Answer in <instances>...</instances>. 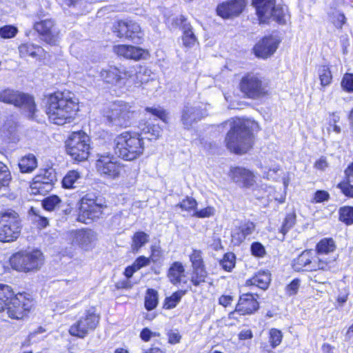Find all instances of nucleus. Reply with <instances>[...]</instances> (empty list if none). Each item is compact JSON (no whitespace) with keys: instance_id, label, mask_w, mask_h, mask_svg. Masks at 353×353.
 Masks as SVG:
<instances>
[{"instance_id":"1","label":"nucleus","mask_w":353,"mask_h":353,"mask_svg":"<svg viewBox=\"0 0 353 353\" xmlns=\"http://www.w3.org/2000/svg\"><path fill=\"white\" fill-rule=\"evenodd\" d=\"M156 121L143 120L139 124L140 132H124L118 135L114 140L115 154L126 161L140 157L144 150L143 139L156 140L160 137L161 128Z\"/></svg>"},{"instance_id":"2","label":"nucleus","mask_w":353,"mask_h":353,"mask_svg":"<svg viewBox=\"0 0 353 353\" xmlns=\"http://www.w3.org/2000/svg\"><path fill=\"white\" fill-rule=\"evenodd\" d=\"M78 103L74 94L70 92H56L47 99L46 114L57 125L70 123L77 110Z\"/></svg>"},{"instance_id":"3","label":"nucleus","mask_w":353,"mask_h":353,"mask_svg":"<svg viewBox=\"0 0 353 353\" xmlns=\"http://www.w3.org/2000/svg\"><path fill=\"white\" fill-rule=\"evenodd\" d=\"M230 130L225 137L227 148L236 154L245 153L252 145L251 123L241 119L229 121Z\"/></svg>"},{"instance_id":"4","label":"nucleus","mask_w":353,"mask_h":353,"mask_svg":"<svg viewBox=\"0 0 353 353\" xmlns=\"http://www.w3.org/2000/svg\"><path fill=\"white\" fill-rule=\"evenodd\" d=\"M30 305L22 294H14L10 286L0 284V312H6L12 319H20Z\"/></svg>"},{"instance_id":"5","label":"nucleus","mask_w":353,"mask_h":353,"mask_svg":"<svg viewBox=\"0 0 353 353\" xmlns=\"http://www.w3.org/2000/svg\"><path fill=\"white\" fill-rule=\"evenodd\" d=\"M132 106L123 101H116L108 105L103 114L109 125L126 128L129 126L134 117Z\"/></svg>"},{"instance_id":"6","label":"nucleus","mask_w":353,"mask_h":353,"mask_svg":"<svg viewBox=\"0 0 353 353\" xmlns=\"http://www.w3.org/2000/svg\"><path fill=\"white\" fill-rule=\"evenodd\" d=\"M43 263V254L38 250L20 251L14 254L10 259L11 267L19 272L38 270Z\"/></svg>"},{"instance_id":"7","label":"nucleus","mask_w":353,"mask_h":353,"mask_svg":"<svg viewBox=\"0 0 353 353\" xmlns=\"http://www.w3.org/2000/svg\"><path fill=\"white\" fill-rule=\"evenodd\" d=\"M150 72V70L146 68L137 72L132 68H118L110 65L101 71V77L105 82L114 84L119 83L122 79L131 78L135 74L137 79L143 83L148 81Z\"/></svg>"},{"instance_id":"8","label":"nucleus","mask_w":353,"mask_h":353,"mask_svg":"<svg viewBox=\"0 0 353 353\" xmlns=\"http://www.w3.org/2000/svg\"><path fill=\"white\" fill-rule=\"evenodd\" d=\"M90 150V139L84 132H72L66 141L67 153L76 161L87 160Z\"/></svg>"},{"instance_id":"9","label":"nucleus","mask_w":353,"mask_h":353,"mask_svg":"<svg viewBox=\"0 0 353 353\" xmlns=\"http://www.w3.org/2000/svg\"><path fill=\"white\" fill-rule=\"evenodd\" d=\"M21 223L19 215L14 210L0 213V241L12 242L20 235Z\"/></svg>"},{"instance_id":"10","label":"nucleus","mask_w":353,"mask_h":353,"mask_svg":"<svg viewBox=\"0 0 353 353\" xmlns=\"http://www.w3.org/2000/svg\"><path fill=\"white\" fill-rule=\"evenodd\" d=\"M0 101L14 105L24 111L28 118H34L36 104L34 98L28 94L6 89L0 92Z\"/></svg>"},{"instance_id":"11","label":"nucleus","mask_w":353,"mask_h":353,"mask_svg":"<svg viewBox=\"0 0 353 353\" xmlns=\"http://www.w3.org/2000/svg\"><path fill=\"white\" fill-rule=\"evenodd\" d=\"M240 90L248 98L259 99L268 92V83L259 74L248 73L241 80Z\"/></svg>"},{"instance_id":"12","label":"nucleus","mask_w":353,"mask_h":353,"mask_svg":"<svg viewBox=\"0 0 353 353\" xmlns=\"http://www.w3.org/2000/svg\"><path fill=\"white\" fill-rule=\"evenodd\" d=\"M105 207L101 199L94 194H86L81 199L77 220L88 224L90 221L99 218Z\"/></svg>"},{"instance_id":"13","label":"nucleus","mask_w":353,"mask_h":353,"mask_svg":"<svg viewBox=\"0 0 353 353\" xmlns=\"http://www.w3.org/2000/svg\"><path fill=\"white\" fill-rule=\"evenodd\" d=\"M99 316L92 310L86 311L69 329L70 335L81 339L94 331L99 323Z\"/></svg>"},{"instance_id":"14","label":"nucleus","mask_w":353,"mask_h":353,"mask_svg":"<svg viewBox=\"0 0 353 353\" xmlns=\"http://www.w3.org/2000/svg\"><path fill=\"white\" fill-rule=\"evenodd\" d=\"M332 263H325L323 259H318L315 252L310 250L303 251L294 259L292 266L294 270L298 272L301 270L316 271L317 270L327 271V268Z\"/></svg>"},{"instance_id":"15","label":"nucleus","mask_w":353,"mask_h":353,"mask_svg":"<svg viewBox=\"0 0 353 353\" xmlns=\"http://www.w3.org/2000/svg\"><path fill=\"white\" fill-rule=\"evenodd\" d=\"M97 157L96 168L101 176L108 179H116L119 177L122 166L113 155L99 154Z\"/></svg>"},{"instance_id":"16","label":"nucleus","mask_w":353,"mask_h":353,"mask_svg":"<svg viewBox=\"0 0 353 353\" xmlns=\"http://www.w3.org/2000/svg\"><path fill=\"white\" fill-rule=\"evenodd\" d=\"M112 31L117 37L125 38L134 43H140L143 37L139 24L133 21H116L112 26Z\"/></svg>"},{"instance_id":"17","label":"nucleus","mask_w":353,"mask_h":353,"mask_svg":"<svg viewBox=\"0 0 353 353\" xmlns=\"http://www.w3.org/2000/svg\"><path fill=\"white\" fill-rule=\"evenodd\" d=\"M254 3L261 19L273 17L279 23H285L284 10L275 5V0H254Z\"/></svg>"},{"instance_id":"18","label":"nucleus","mask_w":353,"mask_h":353,"mask_svg":"<svg viewBox=\"0 0 353 353\" xmlns=\"http://www.w3.org/2000/svg\"><path fill=\"white\" fill-rule=\"evenodd\" d=\"M199 103H188L182 110L181 121L185 128L189 129L193 123L208 114L206 108Z\"/></svg>"},{"instance_id":"19","label":"nucleus","mask_w":353,"mask_h":353,"mask_svg":"<svg viewBox=\"0 0 353 353\" xmlns=\"http://www.w3.org/2000/svg\"><path fill=\"white\" fill-rule=\"evenodd\" d=\"M335 250V242L331 238H324L316 244V252H315L316 258L318 259H323L325 263L332 262L327 268V271L336 268V257L335 256L330 255V254L333 253Z\"/></svg>"},{"instance_id":"20","label":"nucleus","mask_w":353,"mask_h":353,"mask_svg":"<svg viewBox=\"0 0 353 353\" xmlns=\"http://www.w3.org/2000/svg\"><path fill=\"white\" fill-rule=\"evenodd\" d=\"M34 29L46 43L50 45L56 43L59 32L53 20L48 19L36 22L34 24Z\"/></svg>"},{"instance_id":"21","label":"nucleus","mask_w":353,"mask_h":353,"mask_svg":"<svg viewBox=\"0 0 353 353\" xmlns=\"http://www.w3.org/2000/svg\"><path fill=\"white\" fill-rule=\"evenodd\" d=\"M279 41L274 37H264L254 48L255 55L261 59H267L276 50Z\"/></svg>"},{"instance_id":"22","label":"nucleus","mask_w":353,"mask_h":353,"mask_svg":"<svg viewBox=\"0 0 353 353\" xmlns=\"http://www.w3.org/2000/svg\"><path fill=\"white\" fill-rule=\"evenodd\" d=\"M245 6L244 0H233L219 5L216 12L220 17L228 19L241 14Z\"/></svg>"},{"instance_id":"23","label":"nucleus","mask_w":353,"mask_h":353,"mask_svg":"<svg viewBox=\"0 0 353 353\" xmlns=\"http://www.w3.org/2000/svg\"><path fill=\"white\" fill-rule=\"evenodd\" d=\"M230 176L236 184L250 188L255 183V176L250 170L244 168L236 167L231 170Z\"/></svg>"},{"instance_id":"24","label":"nucleus","mask_w":353,"mask_h":353,"mask_svg":"<svg viewBox=\"0 0 353 353\" xmlns=\"http://www.w3.org/2000/svg\"><path fill=\"white\" fill-rule=\"evenodd\" d=\"M56 180V176L54 170L52 169L46 170L43 171V174H39L36 177V180L32 184V190H37V192H34V194L39 193L41 194L43 188L45 191L48 192L52 190V184Z\"/></svg>"},{"instance_id":"25","label":"nucleus","mask_w":353,"mask_h":353,"mask_svg":"<svg viewBox=\"0 0 353 353\" xmlns=\"http://www.w3.org/2000/svg\"><path fill=\"white\" fill-rule=\"evenodd\" d=\"M259 303L252 294L241 295L236 306V312L242 315L251 314L259 309Z\"/></svg>"},{"instance_id":"26","label":"nucleus","mask_w":353,"mask_h":353,"mask_svg":"<svg viewBox=\"0 0 353 353\" xmlns=\"http://www.w3.org/2000/svg\"><path fill=\"white\" fill-rule=\"evenodd\" d=\"M176 24L181 26L183 30V44L186 48L193 47L197 42V39L192 31V26L190 23H187L186 18L180 15L179 18L176 19Z\"/></svg>"},{"instance_id":"27","label":"nucleus","mask_w":353,"mask_h":353,"mask_svg":"<svg viewBox=\"0 0 353 353\" xmlns=\"http://www.w3.org/2000/svg\"><path fill=\"white\" fill-rule=\"evenodd\" d=\"M70 235L73 243H77L85 248H87L96 239V234L92 230L72 231Z\"/></svg>"},{"instance_id":"28","label":"nucleus","mask_w":353,"mask_h":353,"mask_svg":"<svg viewBox=\"0 0 353 353\" xmlns=\"http://www.w3.org/2000/svg\"><path fill=\"white\" fill-rule=\"evenodd\" d=\"M113 50L118 56L125 59L138 60L143 55V49L129 45H117Z\"/></svg>"},{"instance_id":"29","label":"nucleus","mask_w":353,"mask_h":353,"mask_svg":"<svg viewBox=\"0 0 353 353\" xmlns=\"http://www.w3.org/2000/svg\"><path fill=\"white\" fill-rule=\"evenodd\" d=\"M21 57L27 59H40L43 57L44 50L39 46L33 43H23L19 47Z\"/></svg>"},{"instance_id":"30","label":"nucleus","mask_w":353,"mask_h":353,"mask_svg":"<svg viewBox=\"0 0 353 353\" xmlns=\"http://www.w3.org/2000/svg\"><path fill=\"white\" fill-rule=\"evenodd\" d=\"M270 280V274L268 272L259 271L246 281V285H254L260 289L265 290L268 288Z\"/></svg>"},{"instance_id":"31","label":"nucleus","mask_w":353,"mask_h":353,"mask_svg":"<svg viewBox=\"0 0 353 353\" xmlns=\"http://www.w3.org/2000/svg\"><path fill=\"white\" fill-rule=\"evenodd\" d=\"M185 276V268L181 262H174L170 267L168 272V278L171 283L177 285L181 282V279Z\"/></svg>"},{"instance_id":"32","label":"nucleus","mask_w":353,"mask_h":353,"mask_svg":"<svg viewBox=\"0 0 353 353\" xmlns=\"http://www.w3.org/2000/svg\"><path fill=\"white\" fill-rule=\"evenodd\" d=\"M20 171L23 173L32 172L37 167V160L32 154L22 157L19 162Z\"/></svg>"},{"instance_id":"33","label":"nucleus","mask_w":353,"mask_h":353,"mask_svg":"<svg viewBox=\"0 0 353 353\" xmlns=\"http://www.w3.org/2000/svg\"><path fill=\"white\" fill-rule=\"evenodd\" d=\"M132 240V250L136 253L149 241V235L144 232H137L133 235Z\"/></svg>"},{"instance_id":"34","label":"nucleus","mask_w":353,"mask_h":353,"mask_svg":"<svg viewBox=\"0 0 353 353\" xmlns=\"http://www.w3.org/2000/svg\"><path fill=\"white\" fill-rule=\"evenodd\" d=\"M208 273L205 270V266L192 268V273L191 275L190 281L195 286H199L202 283L205 281Z\"/></svg>"},{"instance_id":"35","label":"nucleus","mask_w":353,"mask_h":353,"mask_svg":"<svg viewBox=\"0 0 353 353\" xmlns=\"http://www.w3.org/2000/svg\"><path fill=\"white\" fill-rule=\"evenodd\" d=\"M81 174L77 170H70L62 180L63 187L65 188H75V183L81 179Z\"/></svg>"},{"instance_id":"36","label":"nucleus","mask_w":353,"mask_h":353,"mask_svg":"<svg viewBox=\"0 0 353 353\" xmlns=\"http://www.w3.org/2000/svg\"><path fill=\"white\" fill-rule=\"evenodd\" d=\"M318 73L322 86H327L331 83L332 75L328 65H321L318 70Z\"/></svg>"},{"instance_id":"37","label":"nucleus","mask_w":353,"mask_h":353,"mask_svg":"<svg viewBox=\"0 0 353 353\" xmlns=\"http://www.w3.org/2000/svg\"><path fill=\"white\" fill-rule=\"evenodd\" d=\"M339 219L347 225L353 223V207L344 206L339 209Z\"/></svg>"},{"instance_id":"38","label":"nucleus","mask_w":353,"mask_h":353,"mask_svg":"<svg viewBox=\"0 0 353 353\" xmlns=\"http://www.w3.org/2000/svg\"><path fill=\"white\" fill-rule=\"evenodd\" d=\"M158 303L157 292L152 290L149 289L147 291V294L145 299V306L148 310H152L156 307Z\"/></svg>"},{"instance_id":"39","label":"nucleus","mask_w":353,"mask_h":353,"mask_svg":"<svg viewBox=\"0 0 353 353\" xmlns=\"http://www.w3.org/2000/svg\"><path fill=\"white\" fill-rule=\"evenodd\" d=\"M61 199L57 195H52L45 198L42 201L43 208L48 211H52L59 205Z\"/></svg>"},{"instance_id":"40","label":"nucleus","mask_w":353,"mask_h":353,"mask_svg":"<svg viewBox=\"0 0 353 353\" xmlns=\"http://www.w3.org/2000/svg\"><path fill=\"white\" fill-rule=\"evenodd\" d=\"M184 294L185 292L181 290L173 293L172 296L165 299L164 307L166 309L175 307Z\"/></svg>"},{"instance_id":"41","label":"nucleus","mask_w":353,"mask_h":353,"mask_svg":"<svg viewBox=\"0 0 353 353\" xmlns=\"http://www.w3.org/2000/svg\"><path fill=\"white\" fill-rule=\"evenodd\" d=\"M11 174L6 165L0 161V190L8 185Z\"/></svg>"},{"instance_id":"42","label":"nucleus","mask_w":353,"mask_h":353,"mask_svg":"<svg viewBox=\"0 0 353 353\" xmlns=\"http://www.w3.org/2000/svg\"><path fill=\"white\" fill-rule=\"evenodd\" d=\"M283 334L281 330L272 328L269 332V342L272 348L279 345L282 341Z\"/></svg>"},{"instance_id":"43","label":"nucleus","mask_w":353,"mask_h":353,"mask_svg":"<svg viewBox=\"0 0 353 353\" xmlns=\"http://www.w3.org/2000/svg\"><path fill=\"white\" fill-rule=\"evenodd\" d=\"M197 205L196 201L192 197H186V199H183L181 203L177 204L176 207H179L182 210H185L187 212H194L196 208Z\"/></svg>"},{"instance_id":"44","label":"nucleus","mask_w":353,"mask_h":353,"mask_svg":"<svg viewBox=\"0 0 353 353\" xmlns=\"http://www.w3.org/2000/svg\"><path fill=\"white\" fill-rule=\"evenodd\" d=\"M202 254L203 253L200 250L194 249L192 250V252L190 255V260L192 263V268L205 266Z\"/></svg>"},{"instance_id":"45","label":"nucleus","mask_w":353,"mask_h":353,"mask_svg":"<svg viewBox=\"0 0 353 353\" xmlns=\"http://www.w3.org/2000/svg\"><path fill=\"white\" fill-rule=\"evenodd\" d=\"M220 264L222 268L226 271H231L234 267L235 264V256L233 253H226L223 259L220 261Z\"/></svg>"},{"instance_id":"46","label":"nucleus","mask_w":353,"mask_h":353,"mask_svg":"<svg viewBox=\"0 0 353 353\" xmlns=\"http://www.w3.org/2000/svg\"><path fill=\"white\" fill-rule=\"evenodd\" d=\"M18 29L11 25H6L0 28V37L3 39H10L16 36Z\"/></svg>"},{"instance_id":"47","label":"nucleus","mask_w":353,"mask_h":353,"mask_svg":"<svg viewBox=\"0 0 353 353\" xmlns=\"http://www.w3.org/2000/svg\"><path fill=\"white\" fill-rule=\"evenodd\" d=\"M296 221V215L294 214H288L282 224L281 232L283 235L285 234L294 225Z\"/></svg>"},{"instance_id":"48","label":"nucleus","mask_w":353,"mask_h":353,"mask_svg":"<svg viewBox=\"0 0 353 353\" xmlns=\"http://www.w3.org/2000/svg\"><path fill=\"white\" fill-rule=\"evenodd\" d=\"M341 84L342 88L346 92H353V74H345L342 79Z\"/></svg>"},{"instance_id":"49","label":"nucleus","mask_w":353,"mask_h":353,"mask_svg":"<svg viewBox=\"0 0 353 353\" xmlns=\"http://www.w3.org/2000/svg\"><path fill=\"white\" fill-rule=\"evenodd\" d=\"M145 111L151 113L152 114L156 116L161 120H162L163 122H167V114L165 111L162 109L160 107L155 108V107H147L145 108Z\"/></svg>"},{"instance_id":"50","label":"nucleus","mask_w":353,"mask_h":353,"mask_svg":"<svg viewBox=\"0 0 353 353\" xmlns=\"http://www.w3.org/2000/svg\"><path fill=\"white\" fill-rule=\"evenodd\" d=\"M251 252L252 255L257 257H263L265 254L264 246L259 242H254L251 245Z\"/></svg>"},{"instance_id":"51","label":"nucleus","mask_w":353,"mask_h":353,"mask_svg":"<svg viewBox=\"0 0 353 353\" xmlns=\"http://www.w3.org/2000/svg\"><path fill=\"white\" fill-rule=\"evenodd\" d=\"M215 210L213 207L208 206L200 210L194 211L193 216L198 218H207L214 214Z\"/></svg>"},{"instance_id":"52","label":"nucleus","mask_w":353,"mask_h":353,"mask_svg":"<svg viewBox=\"0 0 353 353\" xmlns=\"http://www.w3.org/2000/svg\"><path fill=\"white\" fill-rule=\"evenodd\" d=\"M245 238V235L239 228L235 229L232 233V241L236 245H240Z\"/></svg>"},{"instance_id":"53","label":"nucleus","mask_w":353,"mask_h":353,"mask_svg":"<svg viewBox=\"0 0 353 353\" xmlns=\"http://www.w3.org/2000/svg\"><path fill=\"white\" fill-rule=\"evenodd\" d=\"M347 180V182H341L338 184L339 188L341 192L347 196L353 197V185L350 184Z\"/></svg>"},{"instance_id":"54","label":"nucleus","mask_w":353,"mask_h":353,"mask_svg":"<svg viewBox=\"0 0 353 353\" xmlns=\"http://www.w3.org/2000/svg\"><path fill=\"white\" fill-rule=\"evenodd\" d=\"M30 212H32L36 217L38 218V219H35V221L38 222L40 226L45 228L48 225V219L40 214L39 210L34 208H31Z\"/></svg>"},{"instance_id":"55","label":"nucleus","mask_w":353,"mask_h":353,"mask_svg":"<svg viewBox=\"0 0 353 353\" xmlns=\"http://www.w3.org/2000/svg\"><path fill=\"white\" fill-rule=\"evenodd\" d=\"M331 118L329 121V125L330 128H332V130L334 132L339 134L341 132V128L339 125H337V123L340 120V117L336 113L333 112L331 114Z\"/></svg>"},{"instance_id":"56","label":"nucleus","mask_w":353,"mask_h":353,"mask_svg":"<svg viewBox=\"0 0 353 353\" xmlns=\"http://www.w3.org/2000/svg\"><path fill=\"white\" fill-rule=\"evenodd\" d=\"M330 198V194L325 190H318L315 192L313 199V203H321L327 201Z\"/></svg>"},{"instance_id":"57","label":"nucleus","mask_w":353,"mask_h":353,"mask_svg":"<svg viewBox=\"0 0 353 353\" xmlns=\"http://www.w3.org/2000/svg\"><path fill=\"white\" fill-rule=\"evenodd\" d=\"M239 228L247 237L254 231L255 225L252 222L248 221L241 224Z\"/></svg>"},{"instance_id":"58","label":"nucleus","mask_w":353,"mask_h":353,"mask_svg":"<svg viewBox=\"0 0 353 353\" xmlns=\"http://www.w3.org/2000/svg\"><path fill=\"white\" fill-rule=\"evenodd\" d=\"M150 261H151L149 257L141 256L136 259V261L134 263V266L138 270L143 267L148 265L150 264Z\"/></svg>"},{"instance_id":"59","label":"nucleus","mask_w":353,"mask_h":353,"mask_svg":"<svg viewBox=\"0 0 353 353\" xmlns=\"http://www.w3.org/2000/svg\"><path fill=\"white\" fill-rule=\"evenodd\" d=\"M300 286V281L299 279H294L286 288L287 292L289 295L295 294Z\"/></svg>"},{"instance_id":"60","label":"nucleus","mask_w":353,"mask_h":353,"mask_svg":"<svg viewBox=\"0 0 353 353\" xmlns=\"http://www.w3.org/2000/svg\"><path fill=\"white\" fill-rule=\"evenodd\" d=\"M161 256V248L158 246L152 245L151 247V254L149 257L153 263L157 262Z\"/></svg>"},{"instance_id":"61","label":"nucleus","mask_w":353,"mask_h":353,"mask_svg":"<svg viewBox=\"0 0 353 353\" xmlns=\"http://www.w3.org/2000/svg\"><path fill=\"white\" fill-rule=\"evenodd\" d=\"M181 338V336L177 331H170L168 333V342L171 344L179 343Z\"/></svg>"},{"instance_id":"62","label":"nucleus","mask_w":353,"mask_h":353,"mask_svg":"<svg viewBox=\"0 0 353 353\" xmlns=\"http://www.w3.org/2000/svg\"><path fill=\"white\" fill-rule=\"evenodd\" d=\"M152 334L153 332L150 329L145 327L141 332L140 337L143 341L148 342L152 337Z\"/></svg>"},{"instance_id":"63","label":"nucleus","mask_w":353,"mask_h":353,"mask_svg":"<svg viewBox=\"0 0 353 353\" xmlns=\"http://www.w3.org/2000/svg\"><path fill=\"white\" fill-rule=\"evenodd\" d=\"M69 308V303L67 301H61L57 303L55 310L59 312H63L65 310Z\"/></svg>"},{"instance_id":"64","label":"nucleus","mask_w":353,"mask_h":353,"mask_svg":"<svg viewBox=\"0 0 353 353\" xmlns=\"http://www.w3.org/2000/svg\"><path fill=\"white\" fill-rule=\"evenodd\" d=\"M345 174L349 182L353 181V162L346 168L345 170Z\"/></svg>"}]
</instances>
